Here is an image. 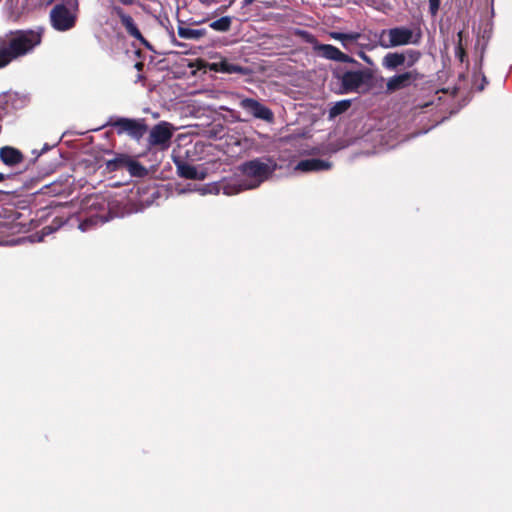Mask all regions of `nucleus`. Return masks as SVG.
Here are the masks:
<instances>
[{"label": "nucleus", "mask_w": 512, "mask_h": 512, "mask_svg": "<svg viewBox=\"0 0 512 512\" xmlns=\"http://www.w3.org/2000/svg\"><path fill=\"white\" fill-rule=\"evenodd\" d=\"M8 43L0 36V69L9 65L14 59L31 53L42 41L39 30L11 31Z\"/></svg>", "instance_id": "nucleus-3"}, {"label": "nucleus", "mask_w": 512, "mask_h": 512, "mask_svg": "<svg viewBox=\"0 0 512 512\" xmlns=\"http://www.w3.org/2000/svg\"><path fill=\"white\" fill-rule=\"evenodd\" d=\"M0 159L7 166H15L21 163L24 157L20 150L11 146H5L0 148Z\"/></svg>", "instance_id": "nucleus-15"}, {"label": "nucleus", "mask_w": 512, "mask_h": 512, "mask_svg": "<svg viewBox=\"0 0 512 512\" xmlns=\"http://www.w3.org/2000/svg\"><path fill=\"white\" fill-rule=\"evenodd\" d=\"M42 231H43V235H41V236H38V235L31 236V241L32 242H34V241H38V242L42 241L43 240V236L50 234L52 232V229H51V227L47 226V227H44Z\"/></svg>", "instance_id": "nucleus-27"}, {"label": "nucleus", "mask_w": 512, "mask_h": 512, "mask_svg": "<svg viewBox=\"0 0 512 512\" xmlns=\"http://www.w3.org/2000/svg\"><path fill=\"white\" fill-rule=\"evenodd\" d=\"M331 168V163L327 160L311 158L301 160L295 167V170L301 172L324 171Z\"/></svg>", "instance_id": "nucleus-13"}, {"label": "nucleus", "mask_w": 512, "mask_h": 512, "mask_svg": "<svg viewBox=\"0 0 512 512\" xmlns=\"http://www.w3.org/2000/svg\"><path fill=\"white\" fill-rule=\"evenodd\" d=\"M255 0H243V6L251 5Z\"/></svg>", "instance_id": "nucleus-32"}, {"label": "nucleus", "mask_w": 512, "mask_h": 512, "mask_svg": "<svg viewBox=\"0 0 512 512\" xmlns=\"http://www.w3.org/2000/svg\"><path fill=\"white\" fill-rule=\"evenodd\" d=\"M329 36L332 39L341 42V45L343 46V48L349 49L350 45L352 43H355L356 41H358L362 35L359 32L342 33V32L333 31V32L329 33Z\"/></svg>", "instance_id": "nucleus-16"}, {"label": "nucleus", "mask_w": 512, "mask_h": 512, "mask_svg": "<svg viewBox=\"0 0 512 512\" xmlns=\"http://www.w3.org/2000/svg\"><path fill=\"white\" fill-rule=\"evenodd\" d=\"M421 55L418 50L407 49L402 52H389L382 58L381 65L387 71L396 72L401 67L406 69L387 79V93H394L418 84L423 75L414 66L419 62Z\"/></svg>", "instance_id": "nucleus-1"}, {"label": "nucleus", "mask_w": 512, "mask_h": 512, "mask_svg": "<svg viewBox=\"0 0 512 512\" xmlns=\"http://www.w3.org/2000/svg\"><path fill=\"white\" fill-rule=\"evenodd\" d=\"M5 180V175L0 173V182L4 181Z\"/></svg>", "instance_id": "nucleus-33"}, {"label": "nucleus", "mask_w": 512, "mask_h": 512, "mask_svg": "<svg viewBox=\"0 0 512 512\" xmlns=\"http://www.w3.org/2000/svg\"><path fill=\"white\" fill-rule=\"evenodd\" d=\"M351 106V100H341L333 104L329 109V118L333 119L345 113Z\"/></svg>", "instance_id": "nucleus-20"}, {"label": "nucleus", "mask_w": 512, "mask_h": 512, "mask_svg": "<svg viewBox=\"0 0 512 512\" xmlns=\"http://www.w3.org/2000/svg\"><path fill=\"white\" fill-rule=\"evenodd\" d=\"M130 157L125 154H119L115 158L108 160L106 167L109 171H116L120 168H126Z\"/></svg>", "instance_id": "nucleus-18"}, {"label": "nucleus", "mask_w": 512, "mask_h": 512, "mask_svg": "<svg viewBox=\"0 0 512 512\" xmlns=\"http://www.w3.org/2000/svg\"><path fill=\"white\" fill-rule=\"evenodd\" d=\"M70 8L64 4H56L50 11L51 26L59 32L69 31L74 28L77 21L78 0L69 1Z\"/></svg>", "instance_id": "nucleus-6"}, {"label": "nucleus", "mask_w": 512, "mask_h": 512, "mask_svg": "<svg viewBox=\"0 0 512 512\" xmlns=\"http://www.w3.org/2000/svg\"><path fill=\"white\" fill-rule=\"evenodd\" d=\"M210 69L214 72L227 74L237 73L241 75H247L249 73L248 68L230 63L227 60H221L219 62L212 63Z\"/></svg>", "instance_id": "nucleus-14"}, {"label": "nucleus", "mask_w": 512, "mask_h": 512, "mask_svg": "<svg viewBox=\"0 0 512 512\" xmlns=\"http://www.w3.org/2000/svg\"><path fill=\"white\" fill-rule=\"evenodd\" d=\"M106 125L115 128L118 135L126 134L135 141H140L148 130L143 118L115 117L110 118Z\"/></svg>", "instance_id": "nucleus-7"}, {"label": "nucleus", "mask_w": 512, "mask_h": 512, "mask_svg": "<svg viewBox=\"0 0 512 512\" xmlns=\"http://www.w3.org/2000/svg\"><path fill=\"white\" fill-rule=\"evenodd\" d=\"M126 169L132 176L135 177H144L145 175H147V169L139 162L134 161L131 158L126 166Z\"/></svg>", "instance_id": "nucleus-22"}, {"label": "nucleus", "mask_w": 512, "mask_h": 512, "mask_svg": "<svg viewBox=\"0 0 512 512\" xmlns=\"http://www.w3.org/2000/svg\"><path fill=\"white\" fill-rule=\"evenodd\" d=\"M173 136V127L166 121H161L153 126L149 132L148 145L160 150L169 148Z\"/></svg>", "instance_id": "nucleus-8"}, {"label": "nucleus", "mask_w": 512, "mask_h": 512, "mask_svg": "<svg viewBox=\"0 0 512 512\" xmlns=\"http://www.w3.org/2000/svg\"><path fill=\"white\" fill-rule=\"evenodd\" d=\"M177 173L180 177L192 180H204L207 176V172L204 169L186 163L184 161H175Z\"/></svg>", "instance_id": "nucleus-12"}, {"label": "nucleus", "mask_w": 512, "mask_h": 512, "mask_svg": "<svg viewBox=\"0 0 512 512\" xmlns=\"http://www.w3.org/2000/svg\"><path fill=\"white\" fill-rule=\"evenodd\" d=\"M112 12L120 19L122 25L124 26L126 32L133 38L140 41V43L150 51H154L152 45L142 36L140 30L137 28L134 23L133 18L125 13L123 8L120 6H113Z\"/></svg>", "instance_id": "nucleus-9"}, {"label": "nucleus", "mask_w": 512, "mask_h": 512, "mask_svg": "<svg viewBox=\"0 0 512 512\" xmlns=\"http://www.w3.org/2000/svg\"><path fill=\"white\" fill-rule=\"evenodd\" d=\"M220 189L221 187L217 183H209L200 186L194 185L193 188H188L189 191H195L200 195L218 194Z\"/></svg>", "instance_id": "nucleus-21"}, {"label": "nucleus", "mask_w": 512, "mask_h": 512, "mask_svg": "<svg viewBox=\"0 0 512 512\" xmlns=\"http://www.w3.org/2000/svg\"><path fill=\"white\" fill-rule=\"evenodd\" d=\"M23 15V9L13 7L12 5L6 8V17L11 22H18Z\"/></svg>", "instance_id": "nucleus-23"}, {"label": "nucleus", "mask_w": 512, "mask_h": 512, "mask_svg": "<svg viewBox=\"0 0 512 512\" xmlns=\"http://www.w3.org/2000/svg\"><path fill=\"white\" fill-rule=\"evenodd\" d=\"M121 4L130 6L134 3V0H118Z\"/></svg>", "instance_id": "nucleus-31"}, {"label": "nucleus", "mask_w": 512, "mask_h": 512, "mask_svg": "<svg viewBox=\"0 0 512 512\" xmlns=\"http://www.w3.org/2000/svg\"><path fill=\"white\" fill-rule=\"evenodd\" d=\"M232 25V17L223 16L209 24V27L217 32H227Z\"/></svg>", "instance_id": "nucleus-19"}, {"label": "nucleus", "mask_w": 512, "mask_h": 512, "mask_svg": "<svg viewBox=\"0 0 512 512\" xmlns=\"http://www.w3.org/2000/svg\"><path fill=\"white\" fill-rule=\"evenodd\" d=\"M420 30H413L405 26L383 29L378 35V44L384 49L405 45H416L421 40Z\"/></svg>", "instance_id": "nucleus-5"}, {"label": "nucleus", "mask_w": 512, "mask_h": 512, "mask_svg": "<svg viewBox=\"0 0 512 512\" xmlns=\"http://www.w3.org/2000/svg\"><path fill=\"white\" fill-rule=\"evenodd\" d=\"M429 1V11L432 16H435L440 7V0H428Z\"/></svg>", "instance_id": "nucleus-25"}, {"label": "nucleus", "mask_w": 512, "mask_h": 512, "mask_svg": "<svg viewBox=\"0 0 512 512\" xmlns=\"http://www.w3.org/2000/svg\"><path fill=\"white\" fill-rule=\"evenodd\" d=\"M239 106L254 118L267 122H271L274 118L273 112L256 99L242 98L239 102Z\"/></svg>", "instance_id": "nucleus-10"}, {"label": "nucleus", "mask_w": 512, "mask_h": 512, "mask_svg": "<svg viewBox=\"0 0 512 512\" xmlns=\"http://www.w3.org/2000/svg\"><path fill=\"white\" fill-rule=\"evenodd\" d=\"M177 33L182 39L199 40L207 34V31L206 29H192L184 26H178Z\"/></svg>", "instance_id": "nucleus-17"}, {"label": "nucleus", "mask_w": 512, "mask_h": 512, "mask_svg": "<svg viewBox=\"0 0 512 512\" xmlns=\"http://www.w3.org/2000/svg\"><path fill=\"white\" fill-rule=\"evenodd\" d=\"M201 4H203L206 7L211 6L212 4L217 3V0H198Z\"/></svg>", "instance_id": "nucleus-29"}, {"label": "nucleus", "mask_w": 512, "mask_h": 512, "mask_svg": "<svg viewBox=\"0 0 512 512\" xmlns=\"http://www.w3.org/2000/svg\"><path fill=\"white\" fill-rule=\"evenodd\" d=\"M94 219H87L83 222H81L79 224V229L82 231V232H85V231H88L90 229V227H92V225L94 224Z\"/></svg>", "instance_id": "nucleus-26"}, {"label": "nucleus", "mask_w": 512, "mask_h": 512, "mask_svg": "<svg viewBox=\"0 0 512 512\" xmlns=\"http://www.w3.org/2000/svg\"><path fill=\"white\" fill-rule=\"evenodd\" d=\"M277 169V163L271 158H256L240 166L242 178L223 186L224 194H236L244 190L255 189L269 179Z\"/></svg>", "instance_id": "nucleus-2"}, {"label": "nucleus", "mask_w": 512, "mask_h": 512, "mask_svg": "<svg viewBox=\"0 0 512 512\" xmlns=\"http://www.w3.org/2000/svg\"><path fill=\"white\" fill-rule=\"evenodd\" d=\"M462 35H463V32L462 31H459L457 36L459 38V41H458V45L456 47V55L459 57L460 61H463L464 60V56H465V51L461 45V41H462Z\"/></svg>", "instance_id": "nucleus-24"}, {"label": "nucleus", "mask_w": 512, "mask_h": 512, "mask_svg": "<svg viewBox=\"0 0 512 512\" xmlns=\"http://www.w3.org/2000/svg\"><path fill=\"white\" fill-rule=\"evenodd\" d=\"M313 49L319 56L332 61L342 62V63H353L358 64V62L352 58L351 56L341 52L337 47L330 44H320L315 43Z\"/></svg>", "instance_id": "nucleus-11"}, {"label": "nucleus", "mask_w": 512, "mask_h": 512, "mask_svg": "<svg viewBox=\"0 0 512 512\" xmlns=\"http://www.w3.org/2000/svg\"><path fill=\"white\" fill-rule=\"evenodd\" d=\"M359 56L368 64H372L370 58L364 52H360Z\"/></svg>", "instance_id": "nucleus-30"}, {"label": "nucleus", "mask_w": 512, "mask_h": 512, "mask_svg": "<svg viewBox=\"0 0 512 512\" xmlns=\"http://www.w3.org/2000/svg\"><path fill=\"white\" fill-rule=\"evenodd\" d=\"M371 78V73L367 69L336 67L332 71L331 86L333 91L340 95L360 93L369 85Z\"/></svg>", "instance_id": "nucleus-4"}, {"label": "nucleus", "mask_w": 512, "mask_h": 512, "mask_svg": "<svg viewBox=\"0 0 512 512\" xmlns=\"http://www.w3.org/2000/svg\"><path fill=\"white\" fill-rule=\"evenodd\" d=\"M58 142H56L55 144L53 145H50L48 143L44 144L43 148L41 149V151L37 152L36 150H33V154L36 155V158H38L39 156H41L43 153L49 151L50 149H52L54 146L57 145Z\"/></svg>", "instance_id": "nucleus-28"}]
</instances>
